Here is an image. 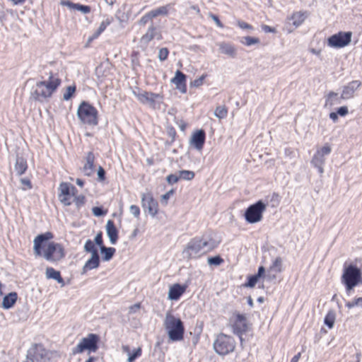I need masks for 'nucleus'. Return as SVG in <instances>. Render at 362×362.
Listing matches in <instances>:
<instances>
[{
  "label": "nucleus",
  "mask_w": 362,
  "mask_h": 362,
  "mask_svg": "<svg viewBox=\"0 0 362 362\" xmlns=\"http://www.w3.org/2000/svg\"><path fill=\"white\" fill-rule=\"evenodd\" d=\"M219 243L220 240H217L214 232L206 231L201 237H195L190 240L182 251L183 258L187 259L197 258L213 250Z\"/></svg>",
  "instance_id": "1"
},
{
  "label": "nucleus",
  "mask_w": 362,
  "mask_h": 362,
  "mask_svg": "<svg viewBox=\"0 0 362 362\" xmlns=\"http://www.w3.org/2000/svg\"><path fill=\"white\" fill-rule=\"evenodd\" d=\"M53 238V235L50 232H47L36 236L33 240V250L36 256H43L48 262H57L65 257V251L62 245L59 243L50 242L45 249L43 253L42 252V244L44 242L49 240Z\"/></svg>",
  "instance_id": "2"
},
{
  "label": "nucleus",
  "mask_w": 362,
  "mask_h": 362,
  "mask_svg": "<svg viewBox=\"0 0 362 362\" xmlns=\"http://www.w3.org/2000/svg\"><path fill=\"white\" fill-rule=\"evenodd\" d=\"M61 83L57 76L50 73L48 79L39 81L31 92V98L39 102H44L50 98Z\"/></svg>",
  "instance_id": "3"
},
{
  "label": "nucleus",
  "mask_w": 362,
  "mask_h": 362,
  "mask_svg": "<svg viewBox=\"0 0 362 362\" xmlns=\"http://www.w3.org/2000/svg\"><path fill=\"white\" fill-rule=\"evenodd\" d=\"M163 326L170 340L177 341L183 339L185 327L180 319L168 313L163 322Z\"/></svg>",
  "instance_id": "4"
},
{
  "label": "nucleus",
  "mask_w": 362,
  "mask_h": 362,
  "mask_svg": "<svg viewBox=\"0 0 362 362\" xmlns=\"http://www.w3.org/2000/svg\"><path fill=\"white\" fill-rule=\"evenodd\" d=\"M341 282L345 285L347 291L352 290L358 284H362L361 269L352 264L345 267L341 276Z\"/></svg>",
  "instance_id": "5"
},
{
  "label": "nucleus",
  "mask_w": 362,
  "mask_h": 362,
  "mask_svg": "<svg viewBox=\"0 0 362 362\" xmlns=\"http://www.w3.org/2000/svg\"><path fill=\"white\" fill-rule=\"evenodd\" d=\"M77 116L83 124L95 126L98 124V110L87 102L83 101L78 107Z\"/></svg>",
  "instance_id": "6"
},
{
  "label": "nucleus",
  "mask_w": 362,
  "mask_h": 362,
  "mask_svg": "<svg viewBox=\"0 0 362 362\" xmlns=\"http://www.w3.org/2000/svg\"><path fill=\"white\" fill-rule=\"evenodd\" d=\"M216 354L225 356L234 351L236 342L233 337L225 334H219L213 344Z\"/></svg>",
  "instance_id": "7"
},
{
  "label": "nucleus",
  "mask_w": 362,
  "mask_h": 362,
  "mask_svg": "<svg viewBox=\"0 0 362 362\" xmlns=\"http://www.w3.org/2000/svg\"><path fill=\"white\" fill-rule=\"evenodd\" d=\"M99 337L95 334H89L86 337L82 338L78 344L71 349L74 355L83 353L88 350L89 352H95L98 349Z\"/></svg>",
  "instance_id": "8"
},
{
  "label": "nucleus",
  "mask_w": 362,
  "mask_h": 362,
  "mask_svg": "<svg viewBox=\"0 0 362 362\" xmlns=\"http://www.w3.org/2000/svg\"><path fill=\"white\" fill-rule=\"evenodd\" d=\"M232 323L233 332L240 338V344H243L242 335L249 330V324L247 323L245 315L234 313L230 320Z\"/></svg>",
  "instance_id": "9"
},
{
  "label": "nucleus",
  "mask_w": 362,
  "mask_h": 362,
  "mask_svg": "<svg viewBox=\"0 0 362 362\" xmlns=\"http://www.w3.org/2000/svg\"><path fill=\"white\" fill-rule=\"evenodd\" d=\"M266 209L265 204L259 200L254 204L250 205L245 212V218L250 223H255L262 218V213Z\"/></svg>",
  "instance_id": "10"
},
{
  "label": "nucleus",
  "mask_w": 362,
  "mask_h": 362,
  "mask_svg": "<svg viewBox=\"0 0 362 362\" xmlns=\"http://www.w3.org/2000/svg\"><path fill=\"white\" fill-rule=\"evenodd\" d=\"M49 355V352L42 344H35L28 351L26 360H31L33 362H48Z\"/></svg>",
  "instance_id": "11"
},
{
  "label": "nucleus",
  "mask_w": 362,
  "mask_h": 362,
  "mask_svg": "<svg viewBox=\"0 0 362 362\" xmlns=\"http://www.w3.org/2000/svg\"><path fill=\"white\" fill-rule=\"evenodd\" d=\"M59 199L65 206L72 204V199L77 192L76 188L68 182H62L59 187Z\"/></svg>",
  "instance_id": "12"
},
{
  "label": "nucleus",
  "mask_w": 362,
  "mask_h": 362,
  "mask_svg": "<svg viewBox=\"0 0 362 362\" xmlns=\"http://www.w3.org/2000/svg\"><path fill=\"white\" fill-rule=\"evenodd\" d=\"M351 32H339L328 38L327 45L334 48L344 47L351 42Z\"/></svg>",
  "instance_id": "13"
},
{
  "label": "nucleus",
  "mask_w": 362,
  "mask_h": 362,
  "mask_svg": "<svg viewBox=\"0 0 362 362\" xmlns=\"http://www.w3.org/2000/svg\"><path fill=\"white\" fill-rule=\"evenodd\" d=\"M132 93L141 103L149 105L151 107H155L158 99H162L160 94L141 91L139 89L132 90Z\"/></svg>",
  "instance_id": "14"
},
{
  "label": "nucleus",
  "mask_w": 362,
  "mask_h": 362,
  "mask_svg": "<svg viewBox=\"0 0 362 362\" xmlns=\"http://www.w3.org/2000/svg\"><path fill=\"white\" fill-rule=\"evenodd\" d=\"M332 151V148L329 145L326 144L323 147L317 150L316 153L313 156L311 163L317 168L320 174L324 173L323 165L325 162V156L329 155Z\"/></svg>",
  "instance_id": "15"
},
{
  "label": "nucleus",
  "mask_w": 362,
  "mask_h": 362,
  "mask_svg": "<svg viewBox=\"0 0 362 362\" xmlns=\"http://www.w3.org/2000/svg\"><path fill=\"white\" fill-rule=\"evenodd\" d=\"M162 38L160 28L151 23L146 33L141 37L140 42L141 44L147 45L153 39L160 40Z\"/></svg>",
  "instance_id": "16"
},
{
  "label": "nucleus",
  "mask_w": 362,
  "mask_h": 362,
  "mask_svg": "<svg viewBox=\"0 0 362 362\" xmlns=\"http://www.w3.org/2000/svg\"><path fill=\"white\" fill-rule=\"evenodd\" d=\"M141 204L144 209H147L148 214L154 217L158 213V203L150 193L142 194Z\"/></svg>",
  "instance_id": "17"
},
{
  "label": "nucleus",
  "mask_w": 362,
  "mask_h": 362,
  "mask_svg": "<svg viewBox=\"0 0 362 362\" xmlns=\"http://www.w3.org/2000/svg\"><path fill=\"white\" fill-rule=\"evenodd\" d=\"M283 260L281 257L275 258L270 267L267 269V272L264 278L268 281H273L276 279L277 274L282 272Z\"/></svg>",
  "instance_id": "18"
},
{
  "label": "nucleus",
  "mask_w": 362,
  "mask_h": 362,
  "mask_svg": "<svg viewBox=\"0 0 362 362\" xmlns=\"http://www.w3.org/2000/svg\"><path fill=\"white\" fill-rule=\"evenodd\" d=\"M361 82L358 80H354L343 86L341 93V98L346 100L354 97L356 91L361 87Z\"/></svg>",
  "instance_id": "19"
},
{
  "label": "nucleus",
  "mask_w": 362,
  "mask_h": 362,
  "mask_svg": "<svg viewBox=\"0 0 362 362\" xmlns=\"http://www.w3.org/2000/svg\"><path fill=\"white\" fill-rule=\"evenodd\" d=\"M206 134L204 130L200 129L194 132L190 139V144L197 150L200 151L203 148L205 142Z\"/></svg>",
  "instance_id": "20"
},
{
  "label": "nucleus",
  "mask_w": 362,
  "mask_h": 362,
  "mask_svg": "<svg viewBox=\"0 0 362 362\" xmlns=\"http://www.w3.org/2000/svg\"><path fill=\"white\" fill-rule=\"evenodd\" d=\"M171 83L175 84L176 88L178 89L181 93H186V76L182 71L179 70L176 71L175 76L171 79Z\"/></svg>",
  "instance_id": "21"
},
{
  "label": "nucleus",
  "mask_w": 362,
  "mask_h": 362,
  "mask_svg": "<svg viewBox=\"0 0 362 362\" xmlns=\"http://www.w3.org/2000/svg\"><path fill=\"white\" fill-rule=\"evenodd\" d=\"M100 265V257L98 253H94L91 255L90 259H88L82 269V274L86 273L88 270L96 269Z\"/></svg>",
  "instance_id": "22"
},
{
  "label": "nucleus",
  "mask_w": 362,
  "mask_h": 362,
  "mask_svg": "<svg viewBox=\"0 0 362 362\" xmlns=\"http://www.w3.org/2000/svg\"><path fill=\"white\" fill-rule=\"evenodd\" d=\"M106 232L112 244H115L118 239V231L116 228L114 221L108 220L106 223Z\"/></svg>",
  "instance_id": "23"
},
{
  "label": "nucleus",
  "mask_w": 362,
  "mask_h": 362,
  "mask_svg": "<svg viewBox=\"0 0 362 362\" xmlns=\"http://www.w3.org/2000/svg\"><path fill=\"white\" fill-rule=\"evenodd\" d=\"M185 291V286H182L179 284L172 286L168 291V298L172 300H177Z\"/></svg>",
  "instance_id": "24"
},
{
  "label": "nucleus",
  "mask_w": 362,
  "mask_h": 362,
  "mask_svg": "<svg viewBox=\"0 0 362 362\" xmlns=\"http://www.w3.org/2000/svg\"><path fill=\"white\" fill-rule=\"evenodd\" d=\"M95 156L92 151H89L86 156V163L83 170L86 175H90L94 170Z\"/></svg>",
  "instance_id": "25"
},
{
  "label": "nucleus",
  "mask_w": 362,
  "mask_h": 362,
  "mask_svg": "<svg viewBox=\"0 0 362 362\" xmlns=\"http://www.w3.org/2000/svg\"><path fill=\"white\" fill-rule=\"evenodd\" d=\"M325 107H332V106L335 105H339L341 103L342 98H341V96H338V93H335L334 91L329 92L325 95Z\"/></svg>",
  "instance_id": "26"
},
{
  "label": "nucleus",
  "mask_w": 362,
  "mask_h": 362,
  "mask_svg": "<svg viewBox=\"0 0 362 362\" xmlns=\"http://www.w3.org/2000/svg\"><path fill=\"white\" fill-rule=\"evenodd\" d=\"M62 4L69 7L71 9L77 10L83 14H87L90 12V7L89 6L72 3L69 0L63 1Z\"/></svg>",
  "instance_id": "27"
},
{
  "label": "nucleus",
  "mask_w": 362,
  "mask_h": 362,
  "mask_svg": "<svg viewBox=\"0 0 362 362\" xmlns=\"http://www.w3.org/2000/svg\"><path fill=\"white\" fill-rule=\"evenodd\" d=\"M46 278L48 279H54L57 281L62 286H64V281L59 271L55 270L52 267H47L45 272Z\"/></svg>",
  "instance_id": "28"
},
{
  "label": "nucleus",
  "mask_w": 362,
  "mask_h": 362,
  "mask_svg": "<svg viewBox=\"0 0 362 362\" xmlns=\"http://www.w3.org/2000/svg\"><path fill=\"white\" fill-rule=\"evenodd\" d=\"M219 50L222 54H226L232 58L236 56V48L230 43L221 42L218 44Z\"/></svg>",
  "instance_id": "29"
},
{
  "label": "nucleus",
  "mask_w": 362,
  "mask_h": 362,
  "mask_svg": "<svg viewBox=\"0 0 362 362\" xmlns=\"http://www.w3.org/2000/svg\"><path fill=\"white\" fill-rule=\"evenodd\" d=\"M17 293L11 292L3 298L1 306L4 309H9L13 306L17 300Z\"/></svg>",
  "instance_id": "30"
},
{
  "label": "nucleus",
  "mask_w": 362,
  "mask_h": 362,
  "mask_svg": "<svg viewBox=\"0 0 362 362\" xmlns=\"http://www.w3.org/2000/svg\"><path fill=\"white\" fill-rule=\"evenodd\" d=\"M28 165L26 160L22 157H18L16 158V164L14 166L15 171L17 175H23L27 170Z\"/></svg>",
  "instance_id": "31"
},
{
  "label": "nucleus",
  "mask_w": 362,
  "mask_h": 362,
  "mask_svg": "<svg viewBox=\"0 0 362 362\" xmlns=\"http://www.w3.org/2000/svg\"><path fill=\"white\" fill-rule=\"evenodd\" d=\"M306 18V15L305 12H296L294 13L291 17L290 18V20L292 21V23L296 27H298L300 25Z\"/></svg>",
  "instance_id": "32"
},
{
  "label": "nucleus",
  "mask_w": 362,
  "mask_h": 362,
  "mask_svg": "<svg viewBox=\"0 0 362 362\" xmlns=\"http://www.w3.org/2000/svg\"><path fill=\"white\" fill-rule=\"evenodd\" d=\"M100 250L101 254L103 255V259L104 261L110 260L112 258V257L116 251L115 248H114V247H107L105 246L101 247V248H100Z\"/></svg>",
  "instance_id": "33"
},
{
  "label": "nucleus",
  "mask_w": 362,
  "mask_h": 362,
  "mask_svg": "<svg viewBox=\"0 0 362 362\" xmlns=\"http://www.w3.org/2000/svg\"><path fill=\"white\" fill-rule=\"evenodd\" d=\"M336 313L333 310H331L326 315L324 322L329 329H332L334 327Z\"/></svg>",
  "instance_id": "34"
},
{
  "label": "nucleus",
  "mask_w": 362,
  "mask_h": 362,
  "mask_svg": "<svg viewBox=\"0 0 362 362\" xmlns=\"http://www.w3.org/2000/svg\"><path fill=\"white\" fill-rule=\"evenodd\" d=\"M228 109L225 105L217 106L214 111V115L219 119H224L227 117Z\"/></svg>",
  "instance_id": "35"
},
{
  "label": "nucleus",
  "mask_w": 362,
  "mask_h": 362,
  "mask_svg": "<svg viewBox=\"0 0 362 362\" xmlns=\"http://www.w3.org/2000/svg\"><path fill=\"white\" fill-rule=\"evenodd\" d=\"M150 13L153 18H154L158 16H166L168 13V8L167 6H160L151 11Z\"/></svg>",
  "instance_id": "36"
},
{
  "label": "nucleus",
  "mask_w": 362,
  "mask_h": 362,
  "mask_svg": "<svg viewBox=\"0 0 362 362\" xmlns=\"http://www.w3.org/2000/svg\"><path fill=\"white\" fill-rule=\"evenodd\" d=\"M180 180H192L194 177V173L191 170H180L178 172Z\"/></svg>",
  "instance_id": "37"
},
{
  "label": "nucleus",
  "mask_w": 362,
  "mask_h": 362,
  "mask_svg": "<svg viewBox=\"0 0 362 362\" xmlns=\"http://www.w3.org/2000/svg\"><path fill=\"white\" fill-rule=\"evenodd\" d=\"M84 250L87 252H90L91 255L94 253H98V250L95 247L94 243L90 240H87L84 245Z\"/></svg>",
  "instance_id": "38"
},
{
  "label": "nucleus",
  "mask_w": 362,
  "mask_h": 362,
  "mask_svg": "<svg viewBox=\"0 0 362 362\" xmlns=\"http://www.w3.org/2000/svg\"><path fill=\"white\" fill-rule=\"evenodd\" d=\"M142 350L141 347L134 349L132 353L128 355L127 362H134L137 358L141 356Z\"/></svg>",
  "instance_id": "39"
},
{
  "label": "nucleus",
  "mask_w": 362,
  "mask_h": 362,
  "mask_svg": "<svg viewBox=\"0 0 362 362\" xmlns=\"http://www.w3.org/2000/svg\"><path fill=\"white\" fill-rule=\"evenodd\" d=\"M85 202L86 198L83 195L76 196V194L72 199V203L74 202L78 209H80L81 206H83L85 204Z\"/></svg>",
  "instance_id": "40"
},
{
  "label": "nucleus",
  "mask_w": 362,
  "mask_h": 362,
  "mask_svg": "<svg viewBox=\"0 0 362 362\" xmlns=\"http://www.w3.org/2000/svg\"><path fill=\"white\" fill-rule=\"evenodd\" d=\"M76 90V87L74 86H69L66 88V92L63 95V98L64 100H69L74 95Z\"/></svg>",
  "instance_id": "41"
},
{
  "label": "nucleus",
  "mask_w": 362,
  "mask_h": 362,
  "mask_svg": "<svg viewBox=\"0 0 362 362\" xmlns=\"http://www.w3.org/2000/svg\"><path fill=\"white\" fill-rule=\"evenodd\" d=\"M207 262L210 265L218 266L223 262V259L220 256H215L209 257Z\"/></svg>",
  "instance_id": "42"
},
{
  "label": "nucleus",
  "mask_w": 362,
  "mask_h": 362,
  "mask_svg": "<svg viewBox=\"0 0 362 362\" xmlns=\"http://www.w3.org/2000/svg\"><path fill=\"white\" fill-rule=\"evenodd\" d=\"M259 277H258L256 274L250 276L248 277V281L245 283V286L249 288H253L257 282L258 281Z\"/></svg>",
  "instance_id": "43"
},
{
  "label": "nucleus",
  "mask_w": 362,
  "mask_h": 362,
  "mask_svg": "<svg viewBox=\"0 0 362 362\" xmlns=\"http://www.w3.org/2000/svg\"><path fill=\"white\" fill-rule=\"evenodd\" d=\"M168 54V49L165 47H163L159 49L158 57L160 61L163 62L167 59Z\"/></svg>",
  "instance_id": "44"
},
{
  "label": "nucleus",
  "mask_w": 362,
  "mask_h": 362,
  "mask_svg": "<svg viewBox=\"0 0 362 362\" xmlns=\"http://www.w3.org/2000/svg\"><path fill=\"white\" fill-rule=\"evenodd\" d=\"M153 17L151 16V13L149 11L140 18V20L139 21V24L141 26H144L149 21H151Z\"/></svg>",
  "instance_id": "45"
},
{
  "label": "nucleus",
  "mask_w": 362,
  "mask_h": 362,
  "mask_svg": "<svg viewBox=\"0 0 362 362\" xmlns=\"http://www.w3.org/2000/svg\"><path fill=\"white\" fill-rule=\"evenodd\" d=\"M346 306L349 308H351L355 306H362V298H358L352 301L346 303Z\"/></svg>",
  "instance_id": "46"
},
{
  "label": "nucleus",
  "mask_w": 362,
  "mask_h": 362,
  "mask_svg": "<svg viewBox=\"0 0 362 362\" xmlns=\"http://www.w3.org/2000/svg\"><path fill=\"white\" fill-rule=\"evenodd\" d=\"M206 77V75L203 74L199 78L192 81L191 86H194V87H197V88L201 86L203 84L204 80L205 79Z\"/></svg>",
  "instance_id": "47"
},
{
  "label": "nucleus",
  "mask_w": 362,
  "mask_h": 362,
  "mask_svg": "<svg viewBox=\"0 0 362 362\" xmlns=\"http://www.w3.org/2000/svg\"><path fill=\"white\" fill-rule=\"evenodd\" d=\"M245 40V42L244 43L247 45V46H251L252 45H255V44H257V43H259V40L258 38L257 37H250V36H247V37H245L244 38Z\"/></svg>",
  "instance_id": "48"
},
{
  "label": "nucleus",
  "mask_w": 362,
  "mask_h": 362,
  "mask_svg": "<svg viewBox=\"0 0 362 362\" xmlns=\"http://www.w3.org/2000/svg\"><path fill=\"white\" fill-rule=\"evenodd\" d=\"M130 213L136 218H139L140 216V209L136 205H131L129 207Z\"/></svg>",
  "instance_id": "49"
},
{
  "label": "nucleus",
  "mask_w": 362,
  "mask_h": 362,
  "mask_svg": "<svg viewBox=\"0 0 362 362\" xmlns=\"http://www.w3.org/2000/svg\"><path fill=\"white\" fill-rule=\"evenodd\" d=\"M166 180L168 184L173 185L177 182L180 180L179 175H177L176 174H170L167 176Z\"/></svg>",
  "instance_id": "50"
},
{
  "label": "nucleus",
  "mask_w": 362,
  "mask_h": 362,
  "mask_svg": "<svg viewBox=\"0 0 362 362\" xmlns=\"http://www.w3.org/2000/svg\"><path fill=\"white\" fill-rule=\"evenodd\" d=\"M110 23L111 21L108 18L105 19V21H103L98 28L99 33H103L106 29V28L110 24Z\"/></svg>",
  "instance_id": "51"
},
{
  "label": "nucleus",
  "mask_w": 362,
  "mask_h": 362,
  "mask_svg": "<svg viewBox=\"0 0 362 362\" xmlns=\"http://www.w3.org/2000/svg\"><path fill=\"white\" fill-rule=\"evenodd\" d=\"M337 112L338 115L341 117H345L346 115H348L349 110L346 106H341L337 109Z\"/></svg>",
  "instance_id": "52"
},
{
  "label": "nucleus",
  "mask_w": 362,
  "mask_h": 362,
  "mask_svg": "<svg viewBox=\"0 0 362 362\" xmlns=\"http://www.w3.org/2000/svg\"><path fill=\"white\" fill-rule=\"evenodd\" d=\"M94 241H95V243L96 245L100 246V248H101V247L104 246L103 245V235H102V233L101 232H100L99 233H98L95 235Z\"/></svg>",
  "instance_id": "53"
},
{
  "label": "nucleus",
  "mask_w": 362,
  "mask_h": 362,
  "mask_svg": "<svg viewBox=\"0 0 362 362\" xmlns=\"http://www.w3.org/2000/svg\"><path fill=\"white\" fill-rule=\"evenodd\" d=\"M174 193L173 189H170V191L167 192L165 194H164L161 197V202H164L165 204H167L168 200L169 199L170 197L173 195Z\"/></svg>",
  "instance_id": "54"
},
{
  "label": "nucleus",
  "mask_w": 362,
  "mask_h": 362,
  "mask_svg": "<svg viewBox=\"0 0 362 362\" xmlns=\"http://www.w3.org/2000/svg\"><path fill=\"white\" fill-rule=\"evenodd\" d=\"M97 174H98V180L100 181L105 180V170L101 166H99Z\"/></svg>",
  "instance_id": "55"
},
{
  "label": "nucleus",
  "mask_w": 362,
  "mask_h": 362,
  "mask_svg": "<svg viewBox=\"0 0 362 362\" xmlns=\"http://www.w3.org/2000/svg\"><path fill=\"white\" fill-rule=\"evenodd\" d=\"M21 182L22 185L25 186V187H23L22 189L26 190L28 189H31L32 188V185H31V182H30V181L29 180L23 178V179L21 180Z\"/></svg>",
  "instance_id": "56"
},
{
  "label": "nucleus",
  "mask_w": 362,
  "mask_h": 362,
  "mask_svg": "<svg viewBox=\"0 0 362 362\" xmlns=\"http://www.w3.org/2000/svg\"><path fill=\"white\" fill-rule=\"evenodd\" d=\"M238 25L242 29H250L252 30V26L246 22L238 21Z\"/></svg>",
  "instance_id": "57"
},
{
  "label": "nucleus",
  "mask_w": 362,
  "mask_h": 362,
  "mask_svg": "<svg viewBox=\"0 0 362 362\" xmlns=\"http://www.w3.org/2000/svg\"><path fill=\"white\" fill-rule=\"evenodd\" d=\"M93 214L95 216H103L104 215V211L103 210V209L100 208V207H94L93 209Z\"/></svg>",
  "instance_id": "58"
},
{
  "label": "nucleus",
  "mask_w": 362,
  "mask_h": 362,
  "mask_svg": "<svg viewBox=\"0 0 362 362\" xmlns=\"http://www.w3.org/2000/svg\"><path fill=\"white\" fill-rule=\"evenodd\" d=\"M140 303H136L129 308V313H135L140 309Z\"/></svg>",
  "instance_id": "59"
},
{
  "label": "nucleus",
  "mask_w": 362,
  "mask_h": 362,
  "mask_svg": "<svg viewBox=\"0 0 362 362\" xmlns=\"http://www.w3.org/2000/svg\"><path fill=\"white\" fill-rule=\"evenodd\" d=\"M211 18L213 19V21L215 22V23L216 24V25L219 28H223V25L222 24V23L220 21L218 17L214 14H211L210 15Z\"/></svg>",
  "instance_id": "60"
},
{
  "label": "nucleus",
  "mask_w": 362,
  "mask_h": 362,
  "mask_svg": "<svg viewBox=\"0 0 362 362\" xmlns=\"http://www.w3.org/2000/svg\"><path fill=\"white\" fill-rule=\"evenodd\" d=\"M262 28V30L265 33H274L275 32V29L274 28H272L267 25H263Z\"/></svg>",
  "instance_id": "61"
},
{
  "label": "nucleus",
  "mask_w": 362,
  "mask_h": 362,
  "mask_svg": "<svg viewBox=\"0 0 362 362\" xmlns=\"http://www.w3.org/2000/svg\"><path fill=\"white\" fill-rule=\"evenodd\" d=\"M265 273V269L263 266H260L259 268H258V272H257V274H256V275L258 276V277H262L265 275H264Z\"/></svg>",
  "instance_id": "62"
},
{
  "label": "nucleus",
  "mask_w": 362,
  "mask_h": 362,
  "mask_svg": "<svg viewBox=\"0 0 362 362\" xmlns=\"http://www.w3.org/2000/svg\"><path fill=\"white\" fill-rule=\"evenodd\" d=\"M329 118L334 122H337V120H338V114L337 112H330L329 113Z\"/></svg>",
  "instance_id": "63"
},
{
  "label": "nucleus",
  "mask_w": 362,
  "mask_h": 362,
  "mask_svg": "<svg viewBox=\"0 0 362 362\" xmlns=\"http://www.w3.org/2000/svg\"><path fill=\"white\" fill-rule=\"evenodd\" d=\"M102 33H99V30H97L94 33L93 35L89 37L88 39V41H92L94 39H96L97 37H98V36L101 34Z\"/></svg>",
  "instance_id": "64"
}]
</instances>
